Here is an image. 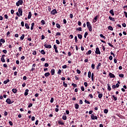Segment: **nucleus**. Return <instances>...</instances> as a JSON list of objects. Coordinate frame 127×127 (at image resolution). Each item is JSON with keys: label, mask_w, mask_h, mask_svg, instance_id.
Returning a JSON list of instances; mask_svg holds the SVG:
<instances>
[{"label": "nucleus", "mask_w": 127, "mask_h": 127, "mask_svg": "<svg viewBox=\"0 0 127 127\" xmlns=\"http://www.w3.org/2000/svg\"><path fill=\"white\" fill-rule=\"evenodd\" d=\"M86 25L88 30L91 32L92 30V25L91 24V23H90V22H87Z\"/></svg>", "instance_id": "f257e3e1"}, {"label": "nucleus", "mask_w": 127, "mask_h": 127, "mask_svg": "<svg viewBox=\"0 0 127 127\" xmlns=\"http://www.w3.org/2000/svg\"><path fill=\"white\" fill-rule=\"evenodd\" d=\"M23 3V1L22 0H19L16 3L17 6H19Z\"/></svg>", "instance_id": "f03ea898"}, {"label": "nucleus", "mask_w": 127, "mask_h": 127, "mask_svg": "<svg viewBox=\"0 0 127 127\" xmlns=\"http://www.w3.org/2000/svg\"><path fill=\"white\" fill-rule=\"evenodd\" d=\"M95 53L96 54H101V52L100 51V49H99V48H96Z\"/></svg>", "instance_id": "7ed1b4c3"}, {"label": "nucleus", "mask_w": 127, "mask_h": 127, "mask_svg": "<svg viewBox=\"0 0 127 127\" xmlns=\"http://www.w3.org/2000/svg\"><path fill=\"white\" fill-rule=\"evenodd\" d=\"M56 13H58L57 10L56 9H54L51 11V14L53 15H55Z\"/></svg>", "instance_id": "20e7f679"}, {"label": "nucleus", "mask_w": 127, "mask_h": 127, "mask_svg": "<svg viewBox=\"0 0 127 127\" xmlns=\"http://www.w3.org/2000/svg\"><path fill=\"white\" fill-rule=\"evenodd\" d=\"M5 57V55H2L1 58V62H3V63L5 62V60H4Z\"/></svg>", "instance_id": "39448f33"}, {"label": "nucleus", "mask_w": 127, "mask_h": 127, "mask_svg": "<svg viewBox=\"0 0 127 127\" xmlns=\"http://www.w3.org/2000/svg\"><path fill=\"white\" fill-rule=\"evenodd\" d=\"M6 102L7 104H8L9 105L12 104V102H11V100H10V99H7L6 100Z\"/></svg>", "instance_id": "423d86ee"}, {"label": "nucleus", "mask_w": 127, "mask_h": 127, "mask_svg": "<svg viewBox=\"0 0 127 127\" xmlns=\"http://www.w3.org/2000/svg\"><path fill=\"white\" fill-rule=\"evenodd\" d=\"M91 119L92 120H98V117L95 116L94 114H91Z\"/></svg>", "instance_id": "0eeeda50"}, {"label": "nucleus", "mask_w": 127, "mask_h": 127, "mask_svg": "<svg viewBox=\"0 0 127 127\" xmlns=\"http://www.w3.org/2000/svg\"><path fill=\"white\" fill-rule=\"evenodd\" d=\"M18 12L20 15L21 16L22 15V9L21 8H19L18 9Z\"/></svg>", "instance_id": "6e6552de"}, {"label": "nucleus", "mask_w": 127, "mask_h": 127, "mask_svg": "<svg viewBox=\"0 0 127 127\" xmlns=\"http://www.w3.org/2000/svg\"><path fill=\"white\" fill-rule=\"evenodd\" d=\"M44 47L46 48H51L52 47L51 46V45H47L46 44H45L44 45Z\"/></svg>", "instance_id": "1a4fd4ad"}, {"label": "nucleus", "mask_w": 127, "mask_h": 127, "mask_svg": "<svg viewBox=\"0 0 127 127\" xmlns=\"http://www.w3.org/2000/svg\"><path fill=\"white\" fill-rule=\"evenodd\" d=\"M31 16H32V14H31V12H29L28 19H30L31 18Z\"/></svg>", "instance_id": "9d476101"}, {"label": "nucleus", "mask_w": 127, "mask_h": 127, "mask_svg": "<svg viewBox=\"0 0 127 127\" xmlns=\"http://www.w3.org/2000/svg\"><path fill=\"white\" fill-rule=\"evenodd\" d=\"M109 76H110V78H115V77H116V76H115V74H114L112 73H109Z\"/></svg>", "instance_id": "9b49d317"}, {"label": "nucleus", "mask_w": 127, "mask_h": 127, "mask_svg": "<svg viewBox=\"0 0 127 127\" xmlns=\"http://www.w3.org/2000/svg\"><path fill=\"white\" fill-rule=\"evenodd\" d=\"M28 92H29V90L28 89H26L25 90V92L24 93V95L25 96H27V95H28Z\"/></svg>", "instance_id": "f8f14e48"}, {"label": "nucleus", "mask_w": 127, "mask_h": 127, "mask_svg": "<svg viewBox=\"0 0 127 127\" xmlns=\"http://www.w3.org/2000/svg\"><path fill=\"white\" fill-rule=\"evenodd\" d=\"M12 91L13 92V93H14V94H16V93H17V89L13 88L12 89Z\"/></svg>", "instance_id": "ddd939ff"}, {"label": "nucleus", "mask_w": 127, "mask_h": 127, "mask_svg": "<svg viewBox=\"0 0 127 127\" xmlns=\"http://www.w3.org/2000/svg\"><path fill=\"white\" fill-rule=\"evenodd\" d=\"M7 83H9V79H7L6 80L4 81L3 82V84H4V85H6Z\"/></svg>", "instance_id": "4468645a"}, {"label": "nucleus", "mask_w": 127, "mask_h": 127, "mask_svg": "<svg viewBox=\"0 0 127 127\" xmlns=\"http://www.w3.org/2000/svg\"><path fill=\"white\" fill-rule=\"evenodd\" d=\"M51 73L52 75H54V74H55V69H54V68L52 69Z\"/></svg>", "instance_id": "2eb2a0df"}, {"label": "nucleus", "mask_w": 127, "mask_h": 127, "mask_svg": "<svg viewBox=\"0 0 127 127\" xmlns=\"http://www.w3.org/2000/svg\"><path fill=\"white\" fill-rule=\"evenodd\" d=\"M110 13L112 14V15H115V13H114V10L112 9L110 11Z\"/></svg>", "instance_id": "dca6fc26"}, {"label": "nucleus", "mask_w": 127, "mask_h": 127, "mask_svg": "<svg viewBox=\"0 0 127 127\" xmlns=\"http://www.w3.org/2000/svg\"><path fill=\"white\" fill-rule=\"evenodd\" d=\"M44 75H45V77H48L49 76H50V73L47 72V73H45Z\"/></svg>", "instance_id": "f3484780"}, {"label": "nucleus", "mask_w": 127, "mask_h": 127, "mask_svg": "<svg viewBox=\"0 0 127 127\" xmlns=\"http://www.w3.org/2000/svg\"><path fill=\"white\" fill-rule=\"evenodd\" d=\"M25 26L27 29H29V25H28L27 23H25Z\"/></svg>", "instance_id": "a211bd4d"}, {"label": "nucleus", "mask_w": 127, "mask_h": 127, "mask_svg": "<svg viewBox=\"0 0 127 127\" xmlns=\"http://www.w3.org/2000/svg\"><path fill=\"white\" fill-rule=\"evenodd\" d=\"M103 97V94L100 93L98 95V98L99 99H102V98Z\"/></svg>", "instance_id": "6ab92c4d"}, {"label": "nucleus", "mask_w": 127, "mask_h": 127, "mask_svg": "<svg viewBox=\"0 0 127 127\" xmlns=\"http://www.w3.org/2000/svg\"><path fill=\"white\" fill-rule=\"evenodd\" d=\"M58 123L60 125H64V123H63V122H62V121H61V120L59 121Z\"/></svg>", "instance_id": "aec40b11"}, {"label": "nucleus", "mask_w": 127, "mask_h": 127, "mask_svg": "<svg viewBox=\"0 0 127 127\" xmlns=\"http://www.w3.org/2000/svg\"><path fill=\"white\" fill-rule=\"evenodd\" d=\"M109 19H110V20H112V21H115V18H113L111 16H109Z\"/></svg>", "instance_id": "412c9836"}, {"label": "nucleus", "mask_w": 127, "mask_h": 127, "mask_svg": "<svg viewBox=\"0 0 127 127\" xmlns=\"http://www.w3.org/2000/svg\"><path fill=\"white\" fill-rule=\"evenodd\" d=\"M91 53H92V51L89 50L88 51V52H87L86 53V55H90V54H91Z\"/></svg>", "instance_id": "4be33fe9"}, {"label": "nucleus", "mask_w": 127, "mask_h": 127, "mask_svg": "<svg viewBox=\"0 0 127 127\" xmlns=\"http://www.w3.org/2000/svg\"><path fill=\"white\" fill-rule=\"evenodd\" d=\"M77 36H78V37L79 38V39H82V35H81V34H78V35H77Z\"/></svg>", "instance_id": "5701e85b"}, {"label": "nucleus", "mask_w": 127, "mask_h": 127, "mask_svg": "<svg viewBox=\"0 0 127 127\" xmlns=\"http://www.w3.org/2000/svg\"><path fill=\"white\" fill-rule=\"evenodd\" d=\"M75 109H76V110H78V109H79V104H75Z\"/></svg>", "instance_id": "b1692460"}, {"label": "nucleus", "mask_w": 127, "mask_h": 127, "mask_svg": "<svg viewBox=\"0 0 127 127\" xmlns=\"http://www.w3.org/2000/svg\"><path fill=\"white\" fill-rule=\"evenodd\" d=\"M108 86V91H111V90H112V89L111 88V86H110V84H107Z\"/></svg>", "instance_id": "393cba45"}, {"label": "nucleus", "mask_w": 127, "mask_h": 127, "mask_svg": "<svg viewBox=\"0 0 127 127\" xmlns=\"http://www.w3.org/2000/svg\"><path fill=\"white\" fill-rule=\"evenodd\" d=\"M108 29H109V30H111V31L114 30V28H113V27H112L111 26H108Z\"/></svg>", "instance_id": "a878e982"}, {"label": "nucleus", "mask_w": 127, "mask_h": 127, "mask_svg": "<svg viewBox=\"0 0 127 127\" xmlns=\"http://www.w3.org/2000/svg\"><path fill=\"white\" fill-rule=\"evenodd\" d=\"M63 120H64V121H66V120H67V117L65 115H64L63 116Z\"/></svg>", "instance_id": "bb28decb"}, {"label": "nucleus", "mask_w": 127, "mask_h": 127, "mask_svg": "<svg viewBox=\"0 0 127 127\" xmlns=\"http://www.w3.org/2000/svg\"><path fill=\"white\" fill-rule=\"evenodd\" d=\"M41 54H43V55H45V51H44V50H42L41 51Z\"/></svg>", "instance_id": "cd10ccee"}, {"label": "nucleus", "mask_w": 127, "mask_h": 127, "mask_svg": "<svg viewBox=\"0 0 127 127\" xmlns=\"http://www.w3.org/2000/svg\"><path fill=\"white\" fill-rule=\"evenodd\" d=\"M24 34H22V35L20 37L21 40H23V39H24Z\"/></svg>", "instance_id": "c85d7f7f"}, {"label": "nucleus", "mask_w": 127, "mask_h": 127, "mask_svg": "<svg viewBox=\"0 0 127 127\" xmlns=\"http://www.w3.org/2000/svg\"><path fill=\"white\" fill-rule=\"evenodd\" d=\"M63 85L65 87V88H67V83H65V81L63 82Z\"/></svg>", "instance_id": "c756f323"}, {"label": "nucleus", "mask_w": 127, "mask_h": 127, "mask_svg": "<svg viewBox=\"0 0 127 127\" xmlns=\"http://www.w3.org/2000/svg\"><path fill=\"white\" fill-rule=\"evenodd\" d=\"M112 97L114 99V100H115V101H117V100H118V98L116 96H115V95H112Z\"/></svg>", "instance_id": "7c9ffc66"}, {"label": "nucleus", "mask_w": 127, "mask_h": 127, "mask_svg": "<svg viewBox=\"0 0 127 127\" xmlns=\"http://www.w3.org/2000/svg\"><path fill=\"white\" fill-rule=\"evenodd\" d=\"M100 37H102V38H104V39H106V37H105V36H104V35L101 34L100 35Z\"/></svg>", "instance_id": "2f4dec72"}, {"label": "nucleus", "mask_w": 127, "mask_h": 127, "mask_svg": "<svg viewBox=\"0 0 127 127\" xmlns=\"http://www.w3.org/2000/svg\"><path fill=\"white\" fill-rule=\"evenodd\" d=\"M91 71H88V78H91Z\"/></svg>", "instance_id": "473e14b6"}, {"label": "nucleus", "mask_w": 127, "mask_h": 127, "mask_svg": "<svg viewBox=\"0 0 127 127\" xmlns=\"http://www.w3.org/2000/svg\"><path fill=\"white\" fill-rule=\"evenodd\" d=\"M76 30H78V31H82V28L79 27L78 28H76Z\"/></svg>", "instance_id": "72a5a7b5"}, {"label": "nucleus", "mask_w": 127, "mask_h": 127, "mask_svg": "<svg viewBox=\"0 0 127 127\" xmlns=\"http://www.w3.org/2000/svg\"><path fill=\"white\" fill-rule=\"evenodd\" d=\"M104 112L105 114H108V113L109 112V110L108 109H105L104 110Z\"/></svg>", "instance_id": "f704fd0d"}, {"label": "nucleus", "mask_w": 127, "mask_h": 127, "mask_svg": "<svg viewBox=\"0 0 127 127\" xmlns=\"http://www.w3.org/2000/svg\"><path fill=\"white\" fill-rule=\"evenodd\" d=\"M0 42H2V43H4V42H5V40H4V39H1L0 40Z\"/></svg>", "instance_id": "c9c22d12"}, {"label": "nucleus", "mask_w": 127, "mask_h": 127, "mask_svg": "<svg viewBox=\"0 0 127 127\" xmlns=\"http://www.w3.org/2000/svg\"><path fill=\"white\" fill-rule=\"evenodd\" d=\"M41 22L42 25H44V24H45V21H44V20H42Z\"/></svg>", "instance_id": "e433bc0d"}, {"label": "nucleus", "mask_w": 127, "mask_h": 127, "mask_svg": "<svg viewBox=\"0 0 127 127\" xmlns=\"http://www.w3.org/2000/svg\"><path fill=\"white\" fill-rule=\"evenodd\" d=\"M71 85L73 86V87H74V88H77V84H76L72 83Z\"/></svg>", "instance_id": "4c0bfd02"}, {"label": "nucleus", "mask_w": 127, "mask_h": 127, "mask_svg": "<svg viewBox=\"0 0 127 127\" xmlns=\"http://www.w3.org/2000/svg\"><path fill=\"white\" fill-rule=\"evenodd\" d=\"M56 26H57V28H60V27H61V26H60V24H59L58 23L56 24Z\"/></svg>", "instance_id": "58836bf2"}, {"label": "nucleus", "mask_w": 127, "mask_h": 127, "mask_svg": "<svg viewBox=\"0 0 127 127\" xmlns=\"http://www.w3.org/2000/svg\"><path fill=\"white\" fill-rule=\"evenodd\" d=\"M87 35H88V32H86L84 34V38H86Z\"/></svg>", "instance_id": "ea45409f"}, {"label": "nucleus", "mask_w": 127, "mask_h": 127, "mask_svg": "<svg viewBox=\"0 0 127 127\" xmlns=\"http://www.w3.org/2000/svg\"><path fill=\"white\" fill-rule=\"evenodd\" d=\"M54 102V98L53 97H52L50 100L51 103H53Z\"/></svg>", "instance_id": "a19ab883"}, {"label": "nucleus", "mask_w": 127, "mask_h": 127, "mask_svg": "<svg viewBox=\"0 0 127 127\" xmlns=\"http://www.w3.org/2000/svg\"><path fill=\"white\" fill-rule=\"evenodd\" d=\"M119 77H120L121 78H124V74H120L119 75Z\"/></svg>", "instance_id": "79ce46f5"}, {"label": "nucleus", "mask_w": 127, "mask_h": 127, "mask_svg": "<svg viewBox=\"0 0 127 127\" xmlns=\"http://www.w3.org/2000/svg\"><path fill=\"white\" fill-rule=\"evenodd\" d=\"M61 72H62V70H61V69H59V71H58V74L61 75Z\"/></svg>", "instance_id": "37998d69"}, {"label": "nucleus", "mask_w": 127, "mask_h": 127, "mask_svg": "<svg viewBox=\"0 0 127 127\" xmlns=\"http://www.w3.org/2000/svg\"><path fill=\"white\" fill-rule=\"evenodd\" d=\"M84 102L86 104H88V105H90V102L89 101L85 100Z\"/></svg>", "instance_id": "c03bdc74"}, {"label": "nucleus", "mask_w": 127, "mask_h": 127, "mask_svg": "<svg viewBox=\"0 0 127 127\" xmlns=\"http://www.w3.org/2000/svg\"><path fill=\"white\" fill-rule=\"evenodd\" d=\"M91 68H92V69H95V64H91Z\"/></svg>", "instance_id": "a18cd8bd"}, {"label": "nucleus", "mask_w": 127, "mask_h": 127, "mask_svg": "<svg viewBox=\"0 0 127 127\" xmlns=\"http://www.w3.org/2000/svg\"><path fill=\"white\" fill-rule=\"evenodd\" d=\"M100 66H101V63H99L98 64L97 67H96L97 70H98V69H99V67H100Z\"/></svg>", "instance_id": "49530a36"}, {"label": "nucleus", "mask_w": 127, "mask_h": 127, "mask_svg": "<svg viewBox=\"0 0 127 127\" xmlns=\"http://www.w3.org/2000/svg\"><path fill=\"white\" fill-rule=\"evenodd\" d=\"M108 44L109 45V46L114 48V45H112L110 43H108Z\"/></svg>", "instance_id": "de8ad7c7"}, {"label": "nucleus", "mask_w": 127, "mask_h": 127, "mask_svg": "<svg viewBox=\"0 0 127 127\" xmlns=\"http://www.w3.org/2000/svg\"><path fill=\"white\" fill-rule=\"evenodd\" d=\"M2 52L4 53V54H6V53H7V51H6V50H3Z\"/></svg>", "instance_id": "09e8293b"}, {"label": "nucleus", "mask_w": 127, "mask_h": 127, "mask_svg": "<svg viewBox=\"0 0 127 127\" xmlns=\"http://www.w3.org/2000/svg\"><path fill=\"white\" fill-rule=\"evenodd\" d=\"M74 39H75V42H76V43L78 42V39L77 38V36H75Z\"/></svg>", "instance_id": "8fccbe9b"}, {"label": "nucleus", "mask_w": 127, "mask_h": 127, "mask_svg": "<svg viewBox=\"0 0 127 127\" xmlns=\"http://www.w3.org/2000/svg\"><path fill=\"white\" fill-rule=\"evenodd\" d=\"M63 22L64 24H66V23H67V21L66 20V19H64Z\"/></svg>", "instance_id": "3c124183"}, {"label": "nucleus", "mask_w": 127, "mask_h": 127, "mask_svg": "<svg viewBox=\"0 0 127 127\" xmlns=\"http://www.w3.org/2000/svg\"><path fill=\"white\" fill-rule=\"evenodd\" d=\"M81 91H82V92H84V91H85V88L84 87V86H82L81 87Z\"/></svg>", "instance_id": "603ef678"}, {"label": "nucleus", "mask_w": 127, "mask_h": 127, "mask_svg": "<svg viewBox=\"0 0 127 127\" xmlns=\"http://www.w3.org/2000/svg\"><path fill=\"white\" fill-rule=\"evenodd\" d=\"M78 25H79V26H81V25H82V23L81 22V21L78 22Z\"/></svg>", "instance_id": "864d4df0"}, {"label": "nucleus", "mask_w": 127, "mask_h": 127, "mask_svg": "<svg viewBox=\"0 0 127 127\" xmlns=\"http://www.w3.org/2000/svg\"><path fill=\"white\" fill-rule=\"evenodd\" d=\"M62 68L63 69H66V68H67V65H64L62 66Z\"/></svg>", "instance_id": "5fc2aeb1"}, {"label": "nucleus", "mask_w": 127, "mask_h": 127, "mask_svg": "<svg viewBox=\"0 0 127 127\" xmlns=\"http://www.w3.org/2000/svg\"><path fill=\"white\" fill-rule=\"evenodd\" d=\"M44 66L45 67H48V66H49V64H48V63H45Z\"/></svg>", "instance_id": "6e6d98bb"}, {"label": "nucleus", "mask_w": 127, "mask_h": 127, "mask_svg": "<svg viewBox=\"0 0 127 127\" xmlns=\"http://www.w3.org/2000/svg\"><path fill=\"white\" fill-rule=\"evenodd\" d=\"M84 85L85 87H88V83H87L86 82L84 83Z\"/></svg>", "instance_id": "4d7b16f0"}, {"label": "nucleus", "mask_w": 127, "mask_h": 127, "mask_svg": "<svg viewBox=\"0 0 127 127\" xmlns=\"http://www.w3.org/2000/svg\"><path fill=\"white\" fill-rule=\"evenodd\" d=\"M32 106H33L32 103H30L29 105H28V107L31 108V107H32Z\"/></svg>", "instance_id": "13d9d810"}, {"label": "nucleus", "mask_w": 127, "mask_h": 127, "mask_svg": "<svg viewBox=\"0 0 127 127\" xmlns=\"http://www.w3.org/2000/svg\"><path fill=\"white\" fill-rule=\"evenodd\" d=\"M9 125H10V126H13V123H12V122L9 121Z\"/></svg>", "instance_id": "bf43d9fd"}, {"label": "nucleus", "mask_w": 127, "mask_h": 127, "mask_svg": "<svg viewBox=\"0 0 127 127\" xmlns=\"http://www.w3.org/2000/svg\"><path fill=\"white\" fill-rule=\"evenodd\" d=\"M76 72H77V74H80L81 73V71H80V70H79V69H77Z\"/></svg>", "instance_id": "052dcab7"}, {"label": "nucleus", "mask_w": 127, "mask_h": 127, "mask_svg": "<svg viewBox=\"0 0 127 127\" xmlns=\"http://www.w3.org/2000/svg\"><path fill=\"white\" fill-rule=\"evenodd\" d=\"M56 36H58V35H61V33L60 32H57L56 34Z\"/></svg>", "instance_id": "680f3d73"}, {"label": "nucleus", "mask_w": 127, "mask_h": 127, "mask_svg": "<svg viewBox=\"0 0 127 127\" xmlns=\"http://www.w3.org/2000/svg\"><path fill=\"white\" fill-rule=\"evenodd\" d=\"M21 25L22 26H24V22H23V21H22L21 22Z\"/></svg>", "instance_id": "e2e57ef3"}, {"label": "nucleus", "mask_w": 127, "mask_h": 127, "mask_svg": "<svg viewBox=\"0 0 127 127\" xmlns=\"http://www.w3.org/2000/svg\"><path fill=\"white\" fill-rule=\"evenodd\" d=\"M57 44H60V42L58 40H56Z\"/></svg>", "instance_id": "0e129e2a"}, {"label": "nucleus", "mask_w": 127, "mask_h": 127, "mask_svg": "<svg viewBox=\"0 0 127 127\" xmlns=\"http://www.w3.org/2000/svg\"><path fill=\"white\" fill-rule=\"evenodd\" d=\"M32 54H33V55H36V51H34Z\"/></svg>", "instance_id": "69168bd1"}, {"label": "nucleus", "mask_w": 127, "mask_h": 127, "mask_svg": "<svg viewBox=\"0 0 127 127\" xmlns=\"http://www.w3.org/2000/svg\"><path fill=\"white\" fill-rule=\"evenodd\" d=\"M109 59L110 60H113V56H110L109 58Z\"/></svg>", "instance_id": "338daca9"}, {"label": "nucleus", "mask_w": 127, "mask_h": 127, "mask_svg": "<svg viewBox=\"0 0 127 127\" xmlns=\"http://www.w3.org/2000/svg\"><path fill=\"white\" fill-rule=\"evenodd\" d=\"M124 13L125 14L126 17H127V11H124Z\"/></svg>", "instance_id": "774afa93"}]
</instances>
